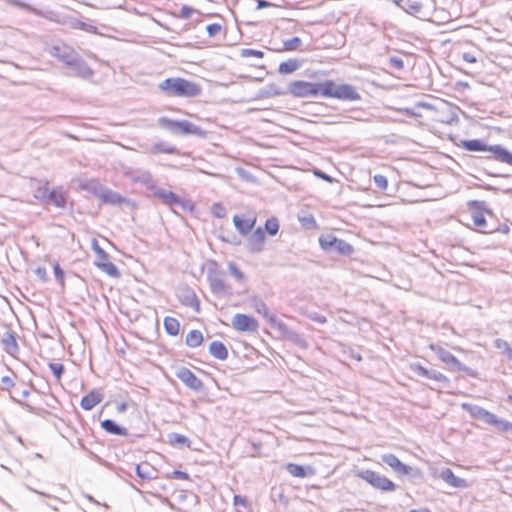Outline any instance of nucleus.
<instances>
[{
  "label": "nucleus",
  "mask_w": 512,
  "mask_h": 512,
  "mask_svg": "<svg viewBox=\"0 0 512 512\" xmlns=\"http://www.w3.org/2000/svg\"><path fill=\"white\" fill-rule=\"evenodd\" d=\"M270 6H273V4L270 2H267L265 0L257 1V9H262V8H266V7H270Z\"/></svg>",
  "instance_id": "nucleus-63"
},
{
  "label": "nucleus",
  "mask_w": 512,
  "mask_h": 512,
  "mask_svg": "<svg viewBox=\"0 0 512 512\" xmlns=\"http://www.w3.org/2000/svg\"><path fill=\"white\" fill-rule=\"evenodd\" d=\"M482 53L480 51L471 50V51H465L462 53V59L470 64H476L480 61H482L481 57Z\"/></svg>",
  "instance_id": "nucleus-40"
},
{
  "label": "nucleus",
  "mask_w": 512,
  "mask_h": 512,
  "mask_svg": "<svg viewBox=\"0 0 512 512\" xmlns=\"http://www.w3.org/2000/svg\"><path fill=\"white\" fill-rule=\"evenodd\" d=\"M402 9L407 13L414 14L422 10V5L416 0H405V3L402 4Z\"/></svg>",
  "instance_id": "nucleus-42"
},
{
  "label": "nucleus",
  "mask_w": 512,
  "mask_h": 512,
  "mask_svg": "<svg viewBox=\"0 0 512 512\" xmlns=\"http://www.w3.org/2000/svg\"><path fill=\"white\" fill-rule=\"evenodd\" d=\"M410 369H411V371H413L415 374H417L419 376H422V377H425V378H428V379H432V380H435L437 382H442V383H448L449 382V379L444 374H442L441 372H439L437 370H429V369L423 367L419 363L411 364L410 365Z\"/></svg>",
  "instance_id": "nucleus-16"
},
{
  "label": "nucleus",
  "mask_w": 512,
  "mask_h": 512,
  "mask_svg": "<svg viewBox=\"0 0 512 512\" xmlns=\"http://www.w3.org/2000/svg\"><path fill=\"white\" fill-rule=\"evenodd\" d=\"M250 305L258 314L262 315L269 322L272 328L276 326V323L281 321L274 313L270 312L266 303L259 297H252Z\"/></svg>",
  "instance_id": "nucleus-13"
},
{
  "label": "nucleus",
  "mask_w": 512,
  "mask_h": 512,
  "mask_svg": "<svg viewBox=\"0 0 512 512\" xmlns=\"http://www.w3.org/2000/svg\"><path fill=\"white\" fill-rule=\"evenodd\" d=\"M183 293L185 294L184 297L182 298V302L185 304V305H188V306H193L195 303L197 304V298H196V295L195 293L190 290V289H185L183 290Z\"/></svg>",
  "instance_id": "nucleus-45"
},
{
  "label": "nucleus",
  "mask_w": 512,
  "mask_h": 512,
  "mask_svg": "<svg viewBox=\"0 0 512 512\" xmlns=\"http://www.w3.org/2000/svg\"><path fill=\"white\" fill-rule=\"evenodd\" d=\"M358 476L373 486L375 489L381 490L383 492L394 491L396 489V485L386 478L385 476H381L372 470H363L358 473Z\"/></svg>",
  "instance_id": "nucleus-6"
},
{
  "label": "nucleus",
  "mask_w": 512,
  "mask_h": 512,
  "mask_svg": "<svg viewBox=\"0 0 512 512\" xmlns=\"http://www.w3.org/2000/svg\"><path fill=\"white\" fill-rule=\"evenodd\" d=\"M274 329H277L283 337L295 343L296 345L303 348L306 347V342L302 336L296 331L290 329L283 321L276 323Z\"/></svg>",
  "instance_id": "nucleus-18"
},
{
  "label": "nucleus",
  "mask_w": 512,
  "mask_h": 512,
  "mask_svg": "<svg viewBox=\"0 0 512 512\" xmlns=\"http://www.w3.org/2000/svg\"><path fill=\"white\" fill-rule=\"evenodd\" d=\"M390 63H391V66L396 69H402L404 67V62L399 57H391Z\"/></svg>",
  "instance_id": "nucleus-59"
},
{
  "label": "nucleus",
  "mask_w": 512,
  "mask_h": 512,
  "mask_svg": "<svg viewBox=\"0 0 512 512\" xmlns=\"http://www.w3.org/2000/svg\"><path fill=\"white\" fill-rule=\"evenodd\" d=\"M171 477L177 478V479H184V480H189V478H190L186 472L180 471V470H174L171 474Z\"/></svg>",
  "instance_id": "nucleus-61"
},
{
  "label": "nucleus",
  "mask_w": 512,
  "mask_h": 512,
  "mask_svg": "<svg viewBox=\"0 0 512 512\" xmlns=\"http://www.w3.org/2000/svg\"><path fill=\"white\" fill-rule=\"evenodd\" d=\"M381 460L400 476L408 475L411 471V467L402 463L394 454H383Z\"/></svg>",
  "instance_id": "nucleus-15"
},
{
  "label": "nucleus",
  "mask_w": 512,
  "mask_h": 512,
  "mask_svg": "<svg viewBox=\"0 0 512 512\" xmlns=\"http://www.w3.org/2000/svg\"><path fill=\"white\" fill-rule=\"evenodd\" d=\"M49 368L57 378L60 380L62 373L64 371V366L61 363H49Z\"/></svg>",
  "instance_id": "nucleus-51"
},
{
  "label": "nucleus",
  "mask_w": 512,
  "mask_h": 512,
  "mask_svg": "<svg viewBox=\"0 0 512 512\" xmlns=\"http://www.w3.org/2000/svg\"><path fill=\"white\" fill-rule=\"evenodd\" d=\"M488 425L496 427L499 431L507 432L512 431V423L498 418L495 414H493L491 422Z\"/></svg>",
  "instance_id": "nucleus-37"
},
{
  "label": "nucleus",
  "mask_w": 512,
  "mask_h": 512,
  "mask_svg": "<svg viewBox=\"0 0 512 512\" xmlns=\"http://www.w3.org/2000/svg\"><path fill=\"white\" fill-rule=\"evenodd\" d=\"M462 408L464 410H466L467 412H469V414L473 418L482 420L486 424H489V422H491L493 413L485 410L484 408H482V407H480L478 405H473V404H469V403H463L462 404Z\"/></svg>",
  "instance_id": "nucleus-21"
},
{
  "label": "nucleus",
  "mask_w": 512,
  "mask_h": 512,
  "mask_svg": "<svg viewBox=\"0 0 512 512\" xmlns=\"http://www.w3.org/2000/svg\"><path fill=\"white\" fill-rule=\"evenodd\" d=\"M185 342H186L187 346H189L191 348H196L202 344L203 335L199 330H191L186 335Z\"/></svg>",
  "instance_id": "nucleus-33"
},
{
  "label": "nucleus",
  "mask_w": 512,
  "mask_h": 512,
  "mask_svg": "<svg viewBox=\"0 0 512 512\" xmlns=\"http://www.w3.org/2000/svg\"><path fill=\"white\" fill-rule=\"evenodd\" d=\"M440 477L452 487L466 488L468 486L465 479L455 476L453 471L449 468L443 469L440 473Z\"/></svg>",
  "instance_id": "nucleus-24"
},
{
  "label": "nucleus",
  "mask_w": 512,
  "mask_h": 512,
  "mask_svg": "<svg viewBox=\"0 0 512 512\" xmlns=\"http://www.w3.org/2000/svg\"><path fill=\"white\" fill-rule=\"evenodd\" d=\"M289 93L295 97H310L321 95L323 83H311L306 81H294L289 85Z\"/></svg>",
  "instance_id": "nucleus-5"
},
{
  "label": "nucleus",
  "mask_w": 512,
  "mask_h": 512,
  "mask_svg": "<svg viewBox=\"0 0 512 512\" xmlns=\"http://www.w3.org/2000/svg\"><path fill=\"white\" fill-rule=\"evenodd\" d=\"M95 265L100 268L103 272L111 277H119L120 273L118 268L110 261H96Z\"/></svg>",
  "instance_id": "nucleus-35"
},
{
  "label": "nucleus",
  "mask_w": 512,
  "mask_h": 512,
  "mask_svg": "<svg viewBox=\"0 0 512 512\" xmlns=\"http://www.w3.org/2000/svg\"><path fill=\"white\" fill-rule=\"evenodd\" d=\"M54 274H55V278L56 280L61 284V285H64V272L63 270L60 268L59 264L58 263H55L54 265Z\"/></svg>",
  "instance_id": "nucleus-55"
},
{
  "label": "nucleus",
  "mask_w": 512,
  "mask_h": 512,
  "mask_svg": "<svg viewBox=\"0 0 512 512\" xmlns=\"http://www.w3.org/2000/svg\"><path fill=\"white\" fill-rule=\"evenodd\" d=\"M232 326L237 331L254 333L258 330L257 320L249 315L237 313L232 318Z\"/></svg>",
  "instance_id": "nucleus-11"
},
{
  "label": "nucleus",
  "mask_w": 512,
  "mask_h": 512,
  "mask_svg": "<svg viewBox=\"0 0 512 512\" xmlns=\"http://www.w3.org/2000/svg\"><path fill=\"white\" fill-rule=\"evenodd\" d=\"M210 354L219 360H225L228 357V350L221 341H213L209 345Z\"/></svg>",
  "instance_id": "nucleus-30"
},
{
  "label": "nucleus",
  "mask_w": 512,
  "mask_h": 512,
  "mask_svg": "<svg viewBox=\"0 0 512 512\" xmlns=\"http://www.w3.org/2000/svg\"><path fill=\"white\" fill-rule=\"evenodd\" d=\"M228 270L230 272V275L232 277H234L237 282H239V283L246 282L245 274L237 267V265L234 262L228 263Z\"/></svg>",
  "instance_id": "nucleus-41"
},
{
  "label": "nucleus",
  "mask_w": 512,
  "mask_h": 512,
  "mask_svg": "<svg viewBox=\"0 0 512 512\" xmlns=\"http://www.w3.org/2000/svg\"><path fill=\"white\" fill-rule=\"evenodd\" d=\"M34 272L41 281H48L47 271L44 267H37Z\"/></svg>",
  "instance_id": "nucleus-58"
},
{
  "label": "nucleus",
  "mask_w": 512,
  "mask_h": 512,
  "mask_svg": "<svg viewBox=\"0 0 512 512\" xmlns=\"http://www.w3.org/2000/svg\"><path fill=\"white\" fill-rule=\"evenodd\" d=\"M321 248L328 252H337L343 256H349L353 253L354 248L345 240L339 239L332 234L322 235L319 238Z\"/></svg>",
  "instance_id": "nucleus-4"
},
{
  "label": "nucleus",
  "mask_w": 512,
  "mask_h": 512,
  "mask_svg": "<svg viewBox=\"0 0 512 512\" xmlns=\"http://www.w3.org/2000/svg\"><path fill=\"white\" fill-rule=\"evenodd\" d=\"M164 328L169 335L176 336L180 330V323L176 318L167 316L164 319Z\"/></svg>",
  "instance_id": "nucleus-34"
},
{
  "label": "nucleus",
  "mask_w": 512,
  "mask_h": 512,
  "mask_svg": "<svg viewBox=\"0 0 512 512\" xmlns=\"http://www.w3.org/2000/svg\"><path fill=\"white\" fill-rule=\"evenodd\" d=\"M71 62L72 63H69L68 66L74 70L77 76L84 79H88L93 76V70L84 60L78 58V55H76Z\"/></svg>",
  "instance_id": "nucleus-23"
},
{
  "label": "nucleus",
  "mask_w": 512,
  "mask_h": 512,
  "mask_svg": "<svg viewBox=\"0 0 512 512\" xmlns=\"http://www.w3.org/2000/svg\"><path fill=\"white\" fill-rule=\"evenodd\" d=\"M265 233L261 227H258L248 239V249L253 253H259L264 249Z\"/></svg>",
  "instance_id": "nucleus-20"
},
{
  "label": "nucleus",
  "mask_w": 512,
  "mask_h": 512,
  "mask_svg": "<svg viewBox=\"0 0 512 512\" xmlns=\"http://www.w3.org/2000/svg\"><path fill=\"white\" fill-rule=\"evenodd\" d=\"M265 230L271 236L276 235L278 233V231H279V221H278V219L275 218V217L267 219L266 223H265Z\"/></svg>",
  "instance_id": "nucleus-43"
},
{
  "label": "nucleus",
  "mask_w": 512,
  "mask_h": 512,
  "mask_svg": "<svg viewBox=\"0 0 512 512\" xmlns=\"http://www.w3.org/2000/svg\"><path fill=\"white\" fill-rule=\"evenodd\" d=\"M409 512H431L428 508L412 509Z\"/></svg>",
  "instance_id": "nucleus-64"
},
{
  "label": "nucleus",
  "mask_w": 512,
  "mask_h": 512,
  "mask_svg": "<svg viewBox=\"0 0 512 512\" xmlns=\"http://www.w3.org/2000/svg\"><path fill=\"white\" fill-rule=\"evenodd\" d=\"M102 400L103 394L100 393L99 391L92 390L81 399L80 405L84 410L89 411L93 409L97 404H99Z\"/></svg>",
  "instance_id": "nucleus-26"
},
{
  "label": "nucleus",
  "mask_w": 512,
  "mask_h": 512,
  "mask_svg": "<svg viewBox=\"0 0 512 512\" xmlns=\"http://www.w3.org/2000/svg\"><path fill=\"white\" fill-rule=\"evenodd\" d=\"M2 344L4 350L12 356H15L19 352V346L14 332H5L2 336Z\"/></svg>",
  "instance_id": "nucleus-25"
},
{
  "label": "nucleus",
  "mask_w": 512,
  "mask_h": 512,
  "mask_svg": "<svg viewBox=\"0 0 512 512\" xmlns=\"http://www.w3.org/2000/svg\"><path fill=\"white\" fill-rule=\"evenodd\" d=\"M158 125L164 129L169 130L173 134H182V135H197V136H203L204 132L202 129L187 121V120H172L168 117H160L158 119Z\"/></svg>",
  "instance_id": "nucleus-2"
},
{
  "label": "nucleus",
  "mask_w": 512,
  "mask_h": 512,
  "mask_svg": "<svg viewBox=\"0 0 512 512\" xmlns=\"http://www.w3.org/2000/svg\"><path fill=\"white\" fill-rule=\"evenodd\" d=\"M241 54L244 57L254 56V57L262 58L264 56V53L262 51L254 50V49H243Z\"/></svg>",
  "instance_id": "nucleus-56"
},
{
  "label": "nucleus",
  "mask_w": 512,
  "mask_h": 512,
  "mask_svg": "<svg viewBox=\"0 0 512 512\" xmlns=\"http://www.w3.org/2000/svg\"><path fill=\"white\" fill-rule=\"evenodd\" d=\"M154 195L162 200V202L169 206H182L185 207L183 200L170 190L159 188L155 185L152 190Z\"/></svg>",
  "instance_id": "nucleus-17"
},
{
  "label": "nucleus",
  "mask_w": 512,
  "mask_h": 512,
  "mask_svg": "<svg viewBox=\"0 0 512 512\" xmlns=\"http://www.w3.org/2000/svg\"><path fill=\"white\" fill-rule=\"evenodd\" d=\"M461 147L472 152L489 151V146L479 139L463 140L461 141Z\"/></svg>",
  "instance_id": "nucleus-31"
},
{
  "label": "nucleus",
  "mask_w": 512,
  "mask_h": 512,
  "mask_svg": "<svg viewBox=\"0 0 512 512\" xmlns=\"http://www.w3.org/2000/svg\"><path fill=\"white\" fill-rule=\"evenodd\" d=\"M136 474L142 480H152L157 478V470L148 462H142L136 465Z\"/></svg>",
  "instance_id": "nucleus-27"
},
{
  "label": "nucleus",
  "mask_w": 512,
  "mask_h": 512,
  "mask_svg": "<svg viewBox=\"0 0 512 512\" xmlns=\"http://www.w3.org/2000/svg\"><path fill=\"white\" fill-rule=\"evenodd\" d=\"M150 153L157 154V153H165V154H177L178 150L174 146H167L166 144L160 142L154 144L150 150Z\"/></svg>",
  "instance_id": "nucleus-36"
},
{
  "label": "nucleus",
  "mask_w": 512,
  "mask_h": 512,
  "mask_svg": "<svg viewBox=\"0 0 512 512\" xmlns=\"http://www.w3.org/2000/svg\"><path fill=\"white\" fill-rule=\"evenodd\" d=\"M196 12H197V10H196V9H194V8H192V7H189V6H187V5H183V6L181 7V9H180L179 15H180V17H181V18H183V19H188V18H190V17H191V15H192L193 13H196Z\"/></svg>",
  "instance_id": "nucleus-53"
},
{
  "label": "nucleus",
  "mask_w": 512,
  "mask_h": 512,
  "mask_svg": "<svg viewBox=\"0 0 512 512\" xmlns=\"http://www.w3.org/2000/svg\"><path fill=\"white\" fill-rule=\"evenodd\" d=\"M489 152L492 153V156H488V159H494L512 166V153L503 146L499 144L491 145L489 146Z\"/></svg>",
  "instance_id": "nucleus-22"
},
{
  "label": "nucleus",
  "mask_w": 512,
  "mask_h": 512,
  "mask_svg": "<svg viewBox=\"0 0 512 512\" xmlns=\"http://www.w3.org/2000/svg\"><path fill=\"white\" fill-rule=\"evenodd\" d=\"M374 182L376 184V186L381 189V190H386L387 187H388V180L386 178V176L384 175H381V174H376L374 177Z\"/></svg>",
  "instance_id": "nucleus-49"
},
{
  "label": "nucleus",
  "mask_w": 512,
  "mask_h": 512,
  "mask_svg": "<svg viewBox=\"0 0 512 512\" xmlns=\"http://www.w3.org/2000/svg\"><path fill=\"white\" fill-rule=\"evenodd\" d=\"M124 175L134 183H140L149 190L155 188V180L150 171L144 169L125 168Z\"/></svg>",
  "instance_id": "nucleus-7"
},
{
  "label": "nucleus",
  "mask_w": 512,
  "mask_h": 512,
  "mask_svg": "<svg viewBox=\"0 0 512 512\" xmlns=\"http://www.w3.org/2000/svg\"><path fill=\"white\" fill-rule=\"evenodd\" d=\"M213 213L217 218H223L226 214L225 209L219 204L213 206Z\"/></svg>",
  "instance_id": "nucleus-60"
},
{
  "label": "nucleus",
  "mask_w": 512,
  "mask_h": 512,
  "mask_svg": "<svg viewBox=\"0 0 512 512\" xmlns=\"http://www.w3.org/2000/svg\"><path fill=\"white\" fill-rule=\"evenodd\" d=\"M299 67V63L295 59H290L288 61L282 62L279 65L278 71L281 74H290L296 71Z\"/></svg>",
  "instance_id": "nucleus-38"
},
{
  "label": "nucleus",
  "mask_w": 512,
  "mask_h": 512,
  "mask_svg": "<svg viewBox=\"0 0 512 512\" xmlns=\"http://www.w3.org/2000/svg\"><path fill=\"white\" fill-rule=\"evenodd\" d=\"M9 4L24 8L36 15H42L41 11L37 10L36 8H33L27 4L22 3L20 0H6Z\"/></svg>",
  "instance_id": "nucleus-47"
},
{
  "label": "nucleus",
  "mask_w": 512,
  "mask_h": 512,
  "mask_svg": "<svg viewBox=\"0 0 512 512\" xmlns=\"http://www.w3.org/2000/svg\"><path fill=\"white\" fill-rule=\"evenodd\" d=\"M300 222L307 227L314 226L315 225V219L313 216H305L299 219Z\"/></svg>",
  "instance_id": "nucleus-62"
},
{
  "label": "nucleus",
  "mask_w": 512,
  "mask_h": 512,
  "mask_svg": "<svg viewBox=\"0 0 512 512\" xmlns=\"http://www.w3.org/2000/svg\"><path fill=\"white\" fill-rule=\"evenodd\" d=\"M211 291L220 296H231L232 287L225 281L222 272L211 273L208 276Z\"/></svg>",
  "instance_id": "nucleus-9"
},
{
  "label": "nucleus",
  "mask_w": 512,
  "mask_h": 512,
  "mask_svg": "<svg viewBox=\"0 0 512 512\" xmlns=\"http://www.w3.org/2000/svg\"><path fill=\"white\" fill-rule=\"evenodd\" d=\"M159 88L170 97L191 98L200 95L199 84L184 78H168L159 84Z\"/></svg>",
  "instance_id": "nucleus-1"
},
{
  "label": "nucleus",
  "mask_w": 512,
  "mask_h": 512,
  "mask_svg": "<svg viewBox=\"0 0 512 512\" xmlns=\"http://www.w3.org/2000/svg\"><path fill=\"white\" fill-rule=\"evenodd\" d=\"M89 185L95 193H97V188L100 189V193L98 194V196L104 203L118 205L126 202V199L122 197L119 193L109 189H103L102 187L99 186L97 182H90Z\"/></svg>",
  "instance_id": "nucleus-14"
},
{
  "label": "nucleus",
  "mask_w": 512,
  "mask_h": 512,
  "mask_svg": "<svg viewBox=\"0 0 512 512\" xmlns=\"http://www.w3.org/2000/svg\"><path fill=\"white\" fill-rule=\"evenodd\" d=\"M0 387L2 390L10 391L12 387H14V381L12 377L6 375L1 377Z\"/></svg>",
  "instance_id": "nucleus-50"
},
{
  "label": "nucleus",
  "mask_w": 512,
  "mask_h": 512,
  "mask_svg": "<svg viewBox=\"0 0 512 512\" xmlns=\"http://www.w3.org/2000/svg\"><path fill=\"white\" fill-rule=\"evenodd\" d=\"M485 213L490 214L489 211H484L480 208L472 210L471 216H472L473 224H474V226H476L477 231H479L481 233H492L496 229L488 227L486 218H485Z\"/></svg>",
  "instance_id": "nucleus-19"
},
{
  "label": "nucleus",
  "mask_w": 512,
  "mask_h": 512,
  "mask_svg": "<svg viewBox=\"0 0 512 512\" xmlns=\"http://www.w3.org/2000/svg\"><path fill=\"white\" fill-rule=\"evenodd\" d=\"M221 30L222 26L218 23H212L206 27V31L210 37L218 35L221 32Z\"/></svg>",
  "instance_id": "nucleus-52"
},
{
  "label": "nucleus",
  "mask_w": 512,
  "mask_h": 512,
  "mask_svg": "<svg viewBox=\"0 0 512 512\" xmlns=\"http://www.w3.org/2000/svg\"><path fill=\"white\" fill-rule=\"evenodd\" d=\"M324 97H333L341 100L356 101L359 100L360 94L355 87L349 84L336 85L333 81L323 82Z\"/></svg>",
  "instance_id": "nucleus-3"
},
{
  "label": "nucleus",
  "mask_w": 512,
  "mask_h": 512,
  "mask_svg": "<svg viewBox=\"0 0 512 512\" xmlns=\"http://www.w3.org/2000/svg\"><path fill=\"white\" fill-rule=\"evenodd\" d=\"M49 189L47 185L39 186L38 189L35 191V198L40 199L43 202H47L48 196H49Z\"/></svg>",
  "instance_id": "nucleus-46"
},
{
  "label": "nucleus",
  "mask_w": 512,
  "mask_h": 512,
  "mask_svg": "<svg viewBox=\"0 0 512 512\" xmlns=\"http://www.w3.org/2000/svg\"><path fill=\"white\" fill-rule=\"evenodd\" d=\"M176 377L194 391H199L203 387L202 381L186 367L177 369Z\"/></svg>",
  "instance_id": "nucleus-12"
},
{
  "label": "nucleus",
  "mask_w": 512,
  "mask_h": 512,
  "mask_svg": "<svg viewBox=\"0 0 512 512\" xmlns=\"http://www.w3.org/2000/svg\"><path fill=\"white\" fill-rule=\"evenodd\" d=\"M233 223L235 225V228L241 235H247L253 229L256 223V218L253 217L242 219L241 217L236 215L233 217Z\"/></svg>",
  "instance_id": "nucleus-28"
},
{
  "label": "nucleus",
  "mask_w": 512,
  "mask_h": 512,
  "mask_svg": "<svg viewBox=\"0 0 512 512\" xmlns=\"http://www.w3.org/2000/svg\"><path fill=\"white\" fill-rule=\"evenodd\" d=\"M92 249L97 256V261L102 262L108 260V254L99 246L96 239L92 241Z\"/></svg>",
  "instance_id": "nucleus-44"
},
{
  "label": "nucleus",
  "mask_w": 512,
  "mask_h": 512,
  "mask_svg": "<svg viewBox=\"0 0 512 512\" xmlns=\"http://www.w3.org/2000/svg\"><path fill=\"white\" fill-rule=\"evenodd\" d=\"M170 442L178 443V444H186L188 442V438L184 435L173 433L170 435Z\"/></svg>",
  "instance_id": "nucleus-54"
},
{
  "label": "nucleus",
  "mask_w": 512,
  "mask_h": 512,
  "mask_svg": "<svg viewBox=\"0 0 512 512\" xmlns=\"http://www.w3.org/2000/svg\"><path fill=\"white\" fill-rule=\"evenodd\" d=\"M48 53L54 58H57L58 60L62 61L66 65L72 63L71 61L77 55V53L74 51L72 47L66 45L63 42H57L54 45H51L48 48Z\"/></svg>",
  "instance_id": "nucleus-10"
},
{
  "label": "nucleus",
  "mask_w": 512,
  "mask_h": 512,
  "mask_svg": "<svg viewBox=\"0 0 512 512\" xmlns=\"http://www.w3.org/2000/svg\"><path fill=\"white\" fill-rule=\"evenodd\" d=\"M286 470L294 477L304 478L308 475L305 467L294 463L287 464Z\"/></svg>",
  "instance_id": "nucleus-39"
},
{
  "label": "nucleus",
  "mask_w": 512,
  "mask_h": 512,
  "mask_svg": "<svg viewBox=\"0 0 512 512\" xmlns=\"http://www.w3.org/2000/svg\"><path fill=\"white\" fill-rule=\"evenodd\" d=\"M429 348L438 356V358L448 365L454 371H467L468 368L463 365L453 354L437 344H430Z\"/></svg>",
  "instance_id": "nucleus-8"
},
{
  "label": "nucleus",
  "mask_w": 512,
  "mask_h": 512,
  "mask_svg": "<svg viewBox=\"0 0 512 512\" xmlns=\"http://www.w3.org/2000/svg\"><path fill=\"white\" fill-rule=\"evenodd\" d=\"M101 427L108 433L113 435L127 436V429L119 426L115 421L106 419L101 422Z\"/></svg>",
  "instance_id": "nucleus-29"
},
{
  "label": "nucleus",
  "mask_w": 512,
  "mask_h": 512,
  "mask_svg": "<svg viewBox=\"0 0 512 512\" xmlns=\"http://www.w3.org/2000/svg\"><path fill=\"white\" fill-rule=\"evenodd\" d=\"M46 203L53 204L59 208H63L66 204L64 192L60 188L53 189L52 191L49 192V196Z\"/></svg>",
  "instance_id": "nucleus-32"
},
{
  "label": "nucleus",
  "mask_w": 512,
  "mask_h": 512,
  "mask_svg": "<svg viewBox=\"0 0 512 512\" xmlns=\"http://www.w3.org/2000/svg\"><path fill=\"white\" fill-rule=\"evenodd\" d=\"M308 317H309L311 320H313V321H315V322H317V323H320V324H324V323H326V321H327V319H326V317H325L324 315H321V314H319V313H317V312H311V313H309V314H308Z\"/></svg>",
  "instance_id": "nucleus-57"
},
{
  "label": "nucleus",
  "mask_w": 512,
  "mask_h": 512,
  "mask_svg": "<svg viewBox=\"0 0 512 512\" xmlns=\"http://www.w3.org/2000/svg\"><path fill=\"white\" fill-rule=\"evenodd\" d=\"M302 44V40L299 37H293L284 42L286 50H295Z\"/></svg>",
  "instance_id": "nucleus-48"
}]
</instances>
